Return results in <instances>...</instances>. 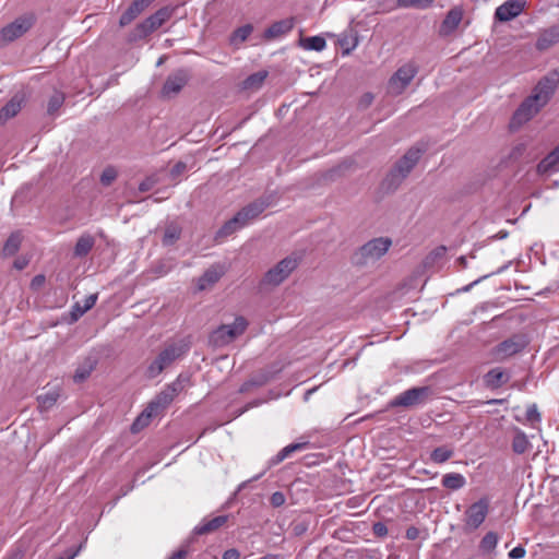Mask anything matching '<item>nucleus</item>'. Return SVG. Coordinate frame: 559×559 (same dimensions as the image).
I'll use <instances>...</instances> for the list:
<instances>
[{
  "label": "nucleus",
  "mask_w": 559,
  "mask_h": 559,
  "mask_svg": "<svg viewBox=\"0 0 559 559\" xmlns=\"http://www.w3.org/2000/svg\"><path fill=\"white\" fill-rule=\"evenodd\" d=\"M558 82L559 75L557 73L543 78L533 90L532 95L525 98L513 114L510 128L519 129L531 120L548 103L557 88Z\"/></svg>",
  "instance_id": "obj_1"
},
{
  "label": "nucleus",
  "mask_w": 559,
  "mask_h": 559,
  "mask_svg": "<svg viewBox=\"0 0 559 559\" xmlns=\"http://www.w3.org/2000/svg\"><path fill=\"white\" fill-rule=\"evenodd\" d=\"M190 349L188 338H181L166 344L160 353L147 366L145 374L150 379L159 376L173 362L183 357Z\"/></svg>",
  "instance_id": "obj_2"
},
{
  "label": "nucleus",
  "mask_w": 559,
  "mask_h": 559,
  "mask_svg": "<svg viewBox=\"0 0 559 559\" xmlns=\"http://www.w3.org/2000/svg\"><path fill=\"white\" fill-rule=\"evenodd\" d=\"M182 390L181 379L178 378L176 382L168 385L164 391H162L146 407V409L135 419L132 424V431L138 432L140 429L144 428L148 425L150 419L157 415L159 411L167 407L174 400V397L178 394L179 391Z\"/></svg>",
  "instance_id": "obj_3"
},
{
  "label": "nucleus",
  "mask_w": 559,
  "mask_h": 559,
  "mask_svg": "<svg viewBox=\"0 0 559 559\" xmlns=\"http://www.w3.org/2000/svg\"><path fill=\"white\" fill-rule=\"evenodd\" d=\"M421 153L423 151L418 147L409 148L389 171L385 179L383 180V186L388 190L397 189L401 186V183L405 180V178L409 175V173L413 170V168L416 166Z\"/></svg>",
  "instance_id": "obj_4"
},
{
  "label": "nucleus",
  "mask_w": 559,
  "mask_h": 559,
  "mask_svg": "<svg viewBox=\"0 0 559 559\" xmlns=\"http://www.w3.org/2000/svg\"><path fill=\"white\" fill-rule=\"evenodd\" d=\"M528 344L530 340L526 334L516 333L497 344L491 350V356L496 361H504L523 352Z\"/></svg>",
  "instance_id": "obj_5"
},
{
  "label": "nucleus",
  "mask_w": 559,
  "mask_h": 559,
  "mask_svg": "<svg viewBox=\"0 0 559 559\" xmlns=\"http://www.w3.org/2000/svg\"><path fill=\"white\" fill-rule=\"evenodd\" d=\"M248 322L243 317H237L233 323L223 324L211 334V342L215 346H224L231 343L247 329Z\"/></svg>",
  "instance_id": "obj_6"
},
{
  "label": "nucleus",
  "mask_w": 559,
  "mask_h": 559,
  "mask_svg": "<svg viewBox=\"0 0 559 559\" xmlns=\"http://www.w3.org/2000/svg\"><path fill=\"white\" fill-rule=\"evenodd\" d=\"M175 8L173 7L160 8L136 26L133 38L139 39L150 35L167 22L173 16Z\"/></svg>",
  "instance_id": "obj_7"
},
{
  "label": "nucleus",
  "mask_w": 559,
  "mask_h": 559,
  "mask_svg": "<svg viewBox=\"0 0 559 559\" xmlns=\"http://www.w3.org/2000/svg\"><path fill=\"white\" fill-rule=\"evenodd\" d=\"M490 501L483 497L468 506L464 512L465 527L472 531L477 530L486 520L489 513Z\"/></svg>",
  "instance_id": "obj_8"
},
{
  "label": "nucleus",
  "mask_w": 559,
  "mask_h": 559,
  "mask_svg": "<svg viewBox=\"0 0 559 559\" xmlns=\"http://www.w3.org/2000/svg\"><path fill=\"white\" fill-rule=\"evenodd\" d=\"M417 71L418 69L413 62L405 63L399 68L389 81V93L394 96L402 94L413 81Z\"/></svg>",
  "instance_id": "obj_9"
},
{
  "label": "nucleus",
  "mask_w": 559,
  "mask_h": 559,
  "mask_svg": "<svg viewBox=\"0 0 559 559\" xmlns=\"http://www.w3.org/2000/svg\"><path fill=\"white\" fill-rule=\"evenodd\" d=\"M297 265L298 260L296 258L287 257L265 273L262 283L264 285L277 286L289 276Z\"/></svg>",
  "instance_id": "obj_10"
},
{
  "label": "nucleus",
  "mask_w": 559,
  "mask_h": 559,
  "mask_svg": "<svg viewBox=\"0 0 559 559\" xmlns=\"http://www.w3.org/2000/svg\"><path fill=\"white\" fill-rule=\"evenodd\" d=\"M32 16H20L0 29V47L23 36L33 25Z\"/></svg>",
  "instance_id": "obj_11"
},
{
  "label": "nucleus",
  "mask_w": 559,
  "mask_h": 559,
  "mask_svg": "<svg viewBox=\"0 0 559 559\" xmlns=\"http://www.w3.org/2000/svg\"><path fill=\"white\" fill-rule=\"evenodd\" d=\"M391 245V239L385 237L374 238L368 241L359 249L361 262L366 264L380 259L388 252Z\"/></svg>",
  "instance_id": "obj_12"
},
{
  "label": "nucleus",
  "mask_w": 559,
  "mask_h": 559,
  "mask_svg": "<svg viewBox=\"0 0 559 559\" xmlns=\"http://www.w3.org/2000/svg\"><path fill=\"white\" fill-rule=\"evenodd\" d=\"M430 389L428 386H417L408 389L391 401L393 407H413L423 404L429 396Z\"/></svg>",
  "instance_id": "obj_13"
},
{
  "label": "nucleus",
  "mask_w": 559,
  "mask_h": 559,
  "mask_svg": "<svg viewBox=\"0 0 559 559\" xmlns=\"http://www.w3.org/2000/svg\"><path fill=\"white\" fill-rule=\"evenodd\" d=\"M526 3V0H507L496 9L495 17L500 22H509L523 12Z\"/></svg>",
  "instance_id": "obj_14"
},
{
  "label": "nucleus",
  "mask_w": 559,
  "mask_h": 559,
  "mask_svg": "<svg viewBox=\"0 0 559 559\" xmlns=\"http://www.w3.org/2000/svg\"><path fill=\"white\" fill-rule=\"evenodd\" d=\"M225 274V267L222 264H214L209 267L198 280V289L205 290L217 283Z\"/></svg>",
  "instance_id": "obj_15"
},
{
  "label": "nucleus",
  "mask_w": 559,
  "mask_h": 559,
  "mask_svg": "<svg viewBox=\"0 0 559 559\" xmlns=\"http://www.w3.org/2000/svg\"><path fill=\"white\" fill-rule=\"evenodd\" d=\"M463 19V11L460 8L451 9L440 26V34L443 36H448L452 34L460 25Z\"/></svg>",
  "instance_id": "obj_16"
},
{
  "label": "nucleus",
  "mask_w": 559,
  "mask_h": 559,
  "mask_svg": "<svg viewBox=\"0 0 559 559\" xmlns=\"http://www.w3.org/2000/svg\"><path fill=\"white\" fill-rule=\"evenodd\" d=\"M187 83V75L183 71H178L167 78L163 86V94L171 96L179 93Z\"/></svg>",
  "instance_id": "obj_17"
},
{
  "label": "nucleus",
  "mask_w": 559,
  "mask_h": 559,
  "mask_svg": "<svg viewBox=\"0 0 559 559\" xmlns=\"http://www.w3.org/2000/svg\"><path fill=\"white\" fill-rule=\"evenodd\" d=\"M557 43H559V24L540 32L536 41V48L538 50H546Z\"/></svg>",
  "instance_id": "obj_18"
},
{
  "label": "nucleus",
  "mask_w": 559,
  "mask_h": 559,
  "mask_svg": "<svg viewBox=\"0 0 559 559\" xmlns=\"http://www.w3.org/2000/svg\"><path fill=\"white\" fill-rule=\"evenodd\" d=\"M557 171H559V145L556 146L537 165V173L539 175L552 174Z\"/></svg>",
  "instance_id": "obj_19"
},
{
  "label": "nucleus",
  "mask_w": 559,
  "mask_h": 559,
  "mask_svg": "<svg viewBox=\"0 0 559 559\" xmlns=\"http://www.w3.org/2000/svg\"><path fill=\"white\" fill-rule=\"evenodd\" d=\"M227 515H217L210 520L204 519L199 525L194 527L193 533L195 535L212 533L222 527L227 522Z\"/></svg>",
  "instance_id": "obj_20"
},
{
  "label": "nucleus",
  "mask_w": 559,
  "mask_h": 559,
  "mask_svg": "<svg viewBox=\"0 0 559 559\" xmlns=\"http://www.w3.org/2000/svg\"><path fill=\"white\" fill-rule=\"evenodd\" d=\"M294 27L293 19H284L273 23L264 33V37L273 39L289 33Z\"/></svg>",
  "instance_id": "obj_21"
},
{
  "label": "nucleus",
  "mask_w": 559,
  "mask_h": 559,
  "mask_svg": "<svg viewBox=\"0 0 559 559\" xmlns=\"http://www.w3.org/2000/svg\"><path fill=\"white\" fill-rule=\"evenodd\" d=\"M265 207L266 204L263 201H254L241 209L237 214L247 226L250 222L257 218Z\"/></svg>",
  "instance_id": "obj_22"
},
{
  "label": "nucleus",
  "mask_w": 559,
  "mask_h": 559,
  "mask_svg": "<svg viewBox=\"0 0 559 559\" xmlns=\"http://www.w3.org/2000/svg\"><path fill=\"white\" fill-rule=\"evenodd\" d=\"M485 383L490 388H500L509 380V374L501 368L489 370L484 377Z\"/></svg>",
  "instance_id": "obj_23"
},
{
  "label": "nucleus",
  "mask_w": 559,
  "mask_h": 559,
  "mask_svg": "<svg viewBox=\"0 0 559 559\" xmlns=\"http://www.w3.org/2000/svg\"><path fill=\"white\" fill-rule=\"evenodd\" d=\"M23 98L19 95L13 96L1 109L0 121H5L14 117L22 108Z\"/></svg>",
  "instance_id": "obj_24"
},
{
  "label": "nucleus",
  "mask_w": 559,
  "mask_h": 559,
  "mask_svg": "<svg viewBox=\"0 0 559 559\" xmlns=\"http://www.w3.org/2000/svg\"><path fill=\"white\" fill-rule=\"evenodd\" d=\"M147 7L144 5L140 0H134L130 7L120 16L119 23L121 26L130 24L140 13H142Z\"/></svg>",
  "instance_id": "obj_25"
},
{
  "label": "nucleus",
  "mask_w": 559,
  "mask_h": 559,
  "mask_svg": "<svg viewBox=\"0 0 559 559\" xmlns=\"http://www.w3.org/2000/svg\"><path fill=\"white\" fill-rule=\"evenodd\" d=\"M308 442H296L290 443L283 448L275 456L271 459V464L276 465L289 457L294 452L302 451L308 448Z\"/></svg>",
  "instance_id": "obj_26"
},
{
  "label": "nucleus",
  "mask_w": 559,
  "mask_h": 559,
  "mask_svg": "<svg viewBox=\"0 0 559 559\" xmlns=\"http://www.w3.org/2000/svg\"><path fill=\"white\" fill-rule=\"evenodd\" d=\"M94 243H95V239L92 235H90V234L82 235L75 243L74 251H73L74 257L82 258V257L87 255V253L94 247Z\"/></svg>",
  "instance_id": "obj_27"
},
{
  "label": "nucleus",
  "mask_w": 559,
  "mask_h": 559,
  "mask_svg": "<svg viewBox=\"0 0 559 559\" xmlns=\"http://www.w3.org/2000/svg\"><path fill=\"white\" fill-rule=\"evenodd\" d=\"M246 225L241 221V218L236 214L233 218L227 221L216 233V239L227 237L238 229L245 227Z\"/></svg>",
  "instance_id": "obj_28"
},
{
  "label": "nucleus",
  "mask_w": 559,
  "mask_h": 559,
  "mask_svg": "<svg viewBox=\"0 0 559 559\" xmlns=\"http://www.w3.org/2000/svg\"><path fill=\"white\" fill-rule=\"evenodd\" d=\"M441 483L448 489L459 490L465 486L466 479L460 473H448L443 475Z\"/></svg>",
  "instance_id": "obj_29"
},
{
  "label": "nucleus",
  "mask_w": 559,
  "mask_h": 559,
  "mask_svg": "<svg viewBox=\"0 0 559 559\" xmlns=\"http://www.w3.org/2000/svg\"><path fill=\"white\" fill-rule=\"evenodd\" d=\"M97 301V294H92L84 298L83 304L76 302L72 310L73 320H78L85 312L92 309Z\"/></svg>",
  "instance_id": "obj_30"
},
{
  "label": "nucleus",
  "mask_w": 559,
  "mask_h": 559,
  "mask_svg": "<svg viewBox=\"0 0 559 559\" xmlns=\"http://www.w3.org/2000/svg\"><path fill=\"white\" fill-rule=\"evenodd\" d=\"M60 396L59 389H51L37 396L38 405L41 409H49L52 407Z\"/></svg>",
  "instance_id": "obj_31"
},
{
  "label": "nucleus",
  "mask_w": 559,
  "mask_h": 559,
  "mask_svg": "<svg viewBox=\"0 0 559 559\" xmlns=\"http://www.w3.org/2000/svg\"><path fill=\"white\" fill-rule=\"evenodd\" d=\"M300 45L306 50L322 51L326 46V41L321 36H311L300 39Z\"/></svg>",
  "instance_id": "obj_32"
},
{
  "label": "nucleus",
  "mask_w": 559,
  "mask_h": 559,
  "mask_svg": "<svg viewBox=\"0 0 559 559\" xmlns=\"http://www.w3.org/2000/svg\"><path fill=\"white\" fill-rule=\"evenodd\" d=\"M266 71H259L251 75H249L242 83V87L245 90H258L262 86L264 80L266 79Z\"/></svg>",
  "instance_id": "obj_33"
},
{
  "label": "nucleus",
  "mask_w": 559,
  "mask_h": 559,
  "mask_svg": "<svg viewBox=\"0 0 559 559\" xmlns=\"http://www.w3.org/2000/svg\"><path fill=\"white\" fill-rule=\"evenodd\" d=\"M530 447L531 443L527 436L523 431L518 430L512 441V450L518 454H523Z\"/></svg>",
  "instance_id": "obj_34"
},
{
  "label": "nucleus",
  "mask_w": 559,
  "mask_h": 559,
  "mask_svg": "<svg viewBox=\"0 0 559 559\" xmlns=\"http://www.w3.org/2000/svg\"><path fill=\"white\" fill-rule=\"evenodd\" d=\"M453 454H454L453 449H451L447 445H442V447L436 448L431 452L430 460L436 464H442V463L447 462L448 460H450L453 456Z\"/></svg>",
  "instance_id": "obj_35"
},
{
  "label": "nucleus",
  "mask_w": 559,
  "mask_h": 559,
  "mask_svg": "<svg viewBox=\"0 0 559 559\" xmlns=\"http://www.w3.org/2000/svg\"><path fill=\"white\" fill-rule=\"evenodd\" d=\"M498 535L495 532H488L480 540V549L486 552L492 551L498 544Z\"/></svg>",
  "instance_id": "obj_36"
},
{
  "label": "nucleus",
  "mask_w": 559,
  "mask_h": 559,
  "mask_svg": "<svg viewBox=\"0 0 559 559\" xmlns=\"http://www.w3.org/2000/svg\"><path fill=\"white\" fill-rule=\"evenodd\" d=\"M180 237V228L175 224L168 225L163 237L164 246H171Z\"/></svg>",
  "instance_id": "obj_37"
},
{
  "label": "nucleus",
  "mask_w": 559,
  "mask_h": 559,
  "mask_svg": "<svg viewBox=\"0 0 559 559\" xmlns=\"http://www.w3.org/2000/svg\"><path fill=\"white\" fill-rule=\"evenodd\" d=\"M21 237L19 234H12L3 246V253L5 255H13L20 248Z\"/></svg>",
  "instance_id": "obj_38"
},
{
  "label": "nucleus",
  "mask_w": 559,
  "mask_h": 559,
  "mask_svg": "<svg viewBox=\"0 0 559 559\" xmlns=\"http://www.w3.org/2000/svg\"><path fill=\"white\" fill-rule=\"evenodd\" d=\"M63 102H64V96L62 93H59V92L53 93L48 102V106H47L48 114L55 115L59 110V108L63 105Z\"/></svg>",
  "instance_id": "obj_39"
},
{
  "label": "nucleus",
  "mask_w": 559,
  "mask_h": 559,
  "mask_svg": "<svg viewBox=\"0 0 559 559\" xmlns=\"http://www.w3.org/2000/svg\"><path fill=\"white\" fill-rule=\"evenodd\" d=\"M117 176L118 173L114 167H106L100 175V182L103 186L108 187L116 180Z\"/></svg>",
  "instance_id": "obj_40"
},
{
  "label": "nucleus",
  "mask_w": 559,
  "mask_h": 559,
  "mask_svg": "<svg viewBox=\"0 0 559 559\" xmlns=\"http://www.w3.org/2000/svg\"><path fill=\"white\" fill-rule=\"evenodd\" d=\"M252 33V26L251 25H245V26H241L239 27L235 33H234V38L233 40L235 43L239 41V43H243L249 36L250 34Z\"/></svg>",
  "instance_id": "obj_41"
},
{
  "label": "nucleus",
  "mask_w": 559,
  "mask_h": 559,
  "mask_svg": "<svg viewBox=\"0 0 559 559\" xmlns=\"http://www.w3.org/2000/svg\"><path fill=\"white\" fill-rule=\"evenodd\" d=\"M526 419L532 425L539 423L542 420V416H540V413L538 412L536 404H532L527 407Z\"/></svg>",
  "instance_id": "obj_42"
},
{
  "label": "nucleus",
  "mask_w": 559,
  "mask_h": 559,
  "mask_svg": "<svg viewBox=\"0 0 559 559\" xmlns=\"http://www.w3.org/2000/svg\"><path fill=\"white\" fill-rule=\"evenodd\" d=\"M526 150V144L525 143H520L518 145H515L512 151L510 152V158L513 159V160H518L519 158L522 157V155L524 154Z\"/></svg>",
  "instance_id": "obj_43"
},
{
  "label": "nucleus",
  "mask_w": 559,
  "mask_h": 559,
  "mask_svg": "<svg viewBox=\"0 0 559 559\" xmlns=\"http://www.w3.org/2000/svg\"><path fill=\"white\" fill-rule=\"evenodd\" d=\"M267 381V378L263 377L262 379L260 380H250L246 383H243L240 388V392H247L250 390L251 386H259V385H262L264 384L265 382Z\"/></svg>",
  "instance_id": "obj_44"
},
{
  "label": "nucleus",
  "mask_w": 559,
  "mask_h": 559,
  "mask_svg": "<svg viewBox=\"0 0 559 559\" xmlns=\"http://www.w3.org/2000/svg\"><path fill=\"white\" fill-rule=\"evenodd\" d=\"M270 501L273 507H281L285 503V496L282 492L276 491L272 493Z\"/></svg>",
  "instance_id": "obj_45"
},
{
  "label": "nucleus",
  "mask_w": 559,
  "mask_h": 559,
  "mask_svg": "<svg viewBox=\"0 0 559 559\" xmlns=\"http://www.w3.org/2000/svg\"><path fill=\"white\" fill-rule=\"evenodd\" d=\"M526 551H525V548L522 547V546H516L514 547L510 552H509V557L511 559H520V558H523L525 556Z\"/></svg>",
  "instance_id": "obj_46"
},
{
  "label": "nucleus",
  "mask_w": 559,
  "mask_h": 559,
  "mask_svg": "<svg viewBox=\"0 0 559 559\" xmlns=\"http://www.w3.org/2000/svg\"><path fill=\"white\" fill-rule=\"evenodd\" d=\"M91 373V368L90 369H78L74 373V381L75 382H81L83 380H85Z\"/></svg>",
  "instance_id": "obj_47"
},
{
  "label": "nucleus",
  "mask_w": 559,
  "mask_h": 559,
  "mask_svg": "<svg viewBox=\"0 0 559 559\" xmlns=\"http://www.w3.org/2000/svg\"><path fill=\"white\" fill-rule=\"evenodd\" d=\"M373 532L377 536H384L388 533V528L383 523L377 522L373 524Z\"/></svg>",
  "instance_id": "obj_48"
},
{
  "label": "nucleus",
  "mask_w": 559,
  "mask_h": 559,
  "mask_svg": "<svg viewBox=\"0 0 559 559\" xmlns=\"http://www.w3.org/2000/svg\"><path fill=\"white\" fill-rule=\"evenodd\" d=\"M239 558H240V552L236 548L227 549L223 554V559H239Z\"/></svg>",
  "instance_id": "obj_49"
},
{
  "label": "nucleus",
  "mask_w": 559,
  "mask_h": 559,
  "mask_svg": "<svg viewBox=\"0 0 559 559\" xmlns=\"http://www.w3.org/2000/svg\"><path fill=\"white\" fill-rule=\"evenodd\" d=\"M154 186V180L151 179V178H147L146 180L142 181L140 185H139V190L141 192H146L148 191L150 189H152V187Z\"/></svg>",
  "instance_id": "obj_50"
},
{
  "label": "nucleus",
  "mask_w": 559,
  "mask_h": 559,
  "mask_svg": "<svg viewBox=\"0 0 559 559\" xmlns=\"http://www.w3.org/2000/svg\"><path fill=\"white\" fill-rule=\"evenodd\" d=\"M187 166L185 163L182 162H179L177 163L173 169H171V175L173 176H179L180 174H182L185 170H186Z\"/></svg>",
  "instance_id": "obj_51"
},
{
  "label": "nucleus",
  "mask_w": 559,
  "mask_h": 559,
  "mask_svg": "<svg viewBox=\"0 0 559 559\" xmlns=\"http://www.w3.org/2000/svg\"><path fill=\"white\" fill-rule=\"evenodd\" d=\"M419 531L415 526H411L406 530V538L409 540H414L418 537Z\"/></svg>",
  "instance_id": "obj_52"
},
{
  "label": "nucleus",
  "mask_w": 559,
  "mask_h": 559,
  "mask_svg": "<svg viewBox=\"0 0 559 559\" xmlns=\"http://www.w3.org/2000/svg\"><path fill=\"white\" fill-rule=\"evenodd\" d=\"M45 283V276L44 275H36L32 281L33 287H39Z\"/></svg>",
  "instance_id": "obj_53"
},
{
  "label": "nucleus",
  "mask_w": 559,
  "mask_h": 559,
  "mask_svg": "<svg viewBox=\"0 0 559 559\" xmlns=\"http://www.w3.org/2000/svg\"><path fill=\"white\" fill-rule=\"evenodd\" d=\"M187 556V550L179 549L176 552H174L168 559H185Z\"/></svg>",
  "instance_id": "obj_54"
},
{
  "label": "nucleus",
  "mask_w": 559,
  "mask_h": 559,
  "mask_svg": "<svg viewBox=\"0 0 559 559\" xmlns=\"http://www.w3.org/2000/svg\"><path fill=\"white\" fill-rule=\"evenodd\" d=\"M488 276L489 275H484V276L479 277L478 280L474 281L469 285L465 286L462 290L463 292H468L474 285L478 284L479 282H481L484 278H487Z\"/></svg>",
  "instance_id": "obj_55"
},
{
  "label": "nucleus",
  "mask_w": 559,
  "mask_h": 559,
  "mask_svg": "<svg viewBox=\"0 0 559 559\" xmlns=\"http://www.w3.org/2000/svg\"><path fill=\"white\" fill-rule=\"evenodd\" d=\"M80 549L81 546L75 551L70 552L67 557H59L58 559H74L78 556Z\"/></svg>",
  "instance_id": "obj_56"
},
{
  "label": "nucleus",
  "mask_w": 559,
  "mask_h": 559,
  "mask_svg": "<svg viewBox=\"0 0 559 559\" xmlns=\"http://www.w3.org/2000/svg\"><path fill=\"white\" fill-rule=\"evenodd\" d=\"M508 237V233L507 231H499L497 235H495L492 238L495 239H504Z\"/></svg>",
  "instance_id": "obj_57"
},
{
  "label": "nucleus",
  "mask_w": 559,
  "mask_h": 559,
  "mask_svg": "<svg viewBox=\"0 0 559 559\" xmlns=\"http://www.w3.org/2000/svg\"><path fill=\"white\" fill-rule=\"evenodd\" d=\"M260 559H282L281 556L278 555H273V554H270V555H266Z\"/></svg>",
  "instance_id": "obj_58"
},
{
  "label": "nucleus",
  "mask_w": 559,
  "mask_h": 559,
  "mask_svg": "<svg viewBox=\"0 0 559 559\" xmlns=\"http://www.w3.org/2000/svg\"><path fill=\"white\" fill-rule=\"evenodd\" d=\"M371 100H372V96H371L370 94H366V95L364 96V102H365L367 105H368V104H370V103H371Z\"/></svg>",
  "instance_id": "obj_59"
},
{
  "label": "nucleus",
  "mask_w": 559,
  "mask_h": 559,
  "mask_svg": "<svg viewBox=\"0 0 559 559\" xmlns=\"http://www.w3.org/2000/svg\"><path fill=\"white\" fill-rule=\"evenodd\" d=\"M459 262H460L464 267H466L467 262H466V258H465V257H460V258H459Z\"/></svg>",
  "instance_id": "obj_60"
},
{
  "label": "nucleus",
  "mask_w": 559,
  "mask_h": 559,
  "mask_svg": "<svg viewBox=\"0 0 559 559\" xmlns=\"http://www.w3.org/2000/svg\"><path fill=\"white\" fill-rule=\"evenodd\" d=\"M144 5L148 7L154 0H140Z\"/></svg>",
  "instance_id": "obj_61"
},
{
  "label": "nucleus",
  "mask_w": 559,
  "mask_h": 559,
  "mask_svg": "<svg viewBox=\"0 0 559 559\" xmlns=\"http://www.w3.org/2000/svg\"><path fill=\"white\" fill-rule=\"evenodd\" d=\"M15 267L21 270V269H23V267H24V263H22V262H15Z\"/></svg>",
  "instance_id": "obj_62"
},
{
  "label": "nucleus",
  "mask_w": 559,
  "mask_h": 559,
  "mask_svg": "<svg viewBox=\"0 0 559 559\" xmlns=\"http://www.w3.org/2000/svg\"><path fill=\"white\" fill-rule=\"evenodd\" d=\"M444 251H445V248H444V247H441V248H439V252H438V254H441V253H442V252H444Z\"/></svg>",
  "instance_id": "obj_63"
},
{
  "label": "nucleus",
  "mask_w": 559,
  "mask_h": 559,
  "mask_svg": "<svg viewBox=\"0 0 559 559\" xmlns=\"http://www.w3.org/2000/svg\"><path fill=\"white\" fill-rule=\"evenodd\" d=\"M5 559H19V558H17V556H16V555H13V556H10V557H8V558H5Z\"/></svg>",
  "instance_id": "obj_64"
}]
</instances>
